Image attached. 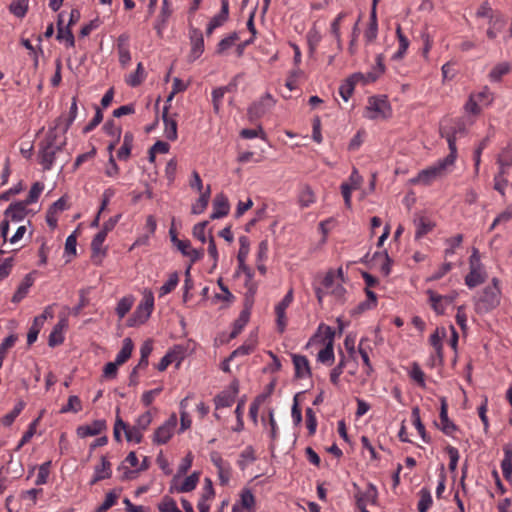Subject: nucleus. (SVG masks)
Instances as JSON below:
<instances>
[{
	"instance_id": "f257e3e1",
	"label": "nucleus",
	"mask_w": 512,
	"mask_h": 512,
	"mask_svg": "<svg viewBox=\"0 0 512 512\" xmlns=\"http://www.w3.org/2000/svg\"><path fill=\"white\" fill-rule=\"evenodd\" d=\"M447 144L449 154L443 159H439L433 165L421 170L418 175L411 180L412 183L430 185L433 181L445 177L452 170L458 155L457 146H455L454 137L452 135L447 136Z\"/></svg>"
},
{
	"instance_id": "f03ea898",
	"label": "nucleus",
	"mask_w": 512,
	"mask_h": 512,
	"mask_svg": "<svg viewBox=\"0 0 512 512\" xmlns=\"http://www.w3.org/2000/svg\"><path fill=\"white\" fill-rule=\"evenodd\" d=\"M57 126L58 124L50 128L44 139L39 143L38 161L45 171L52 169L56 154L61 152L66 145L65 139L62 142H58Z\"/></svg>"
},
{
	"instance_id": "7ed1b4c3",
	"label": "nucleus",
	"mask_w": 512,
	"mask_h": 512,
	"mask_svg": "<svg viewBox=\"0 0 512 512\" xmlns=\"http://www.w3.org/2000/svg\"><path fill=\"white\" fill-rule=\"evenodd\" d=\"M498 278L492 279V284L486 286L478 297L474 298L475 310L478 314H485L500 304L501 289Z\"/></svg>"
},
{
	"instance_id": "20e7f679",
	"label": "nucleus",
	"mask_w": 512,
	"mask_h": 512,
	"mask_svg": "<svg viewBox=\"0 0 512 512\" xmlns=\"http://www.w3.org/2000/svg\"><path fill=\"white\" fill-rule=\"evenodd\" d=\"M154 308V297L152 293L144 295L142 301L138 304L135 311L128 319V326L135 327L145 323L150 317Z\"/></svg>"
},
{
	"instance_id": "39448f33",
	"label": "nucleus",
	"mask_w": 512,
	"mask_h": 512,
	"mask_svg": "<svg viewBox=\"0 0 512 512\" xmlns=\"http://www.w3.org/2000/svg\"><path fill=\"white\" fill-rule=\"evenodd\" d=\"M177 426V417L172 414L162 425L154 432L152 441L156 445L166 444L173 436Z\"/></svg>"
},
{
	"instance_id": "423d86ee",
	"label": "nucleus",
	"mask_w": 512,
	"mask_h": 512,
	"mask_svg": "<svg viewBox=\"0 0 512 512\" xmlns=\"http://www.w3.org/2000/svg\"><path fill=\"white\" fill-rule=\"evenodd\" d=\"M390 115V107L386 100L372 97L366 107L365 117L371 120L387 118Z\"/></svg>"
},
{
	"instance_id": "0eeeda50",
	"label": "nucleus",
	"mask_w": 512,
	"mask_h": 512,
	"mask_svg": "<svg viewBox=\"0 0 512 512\" xmlns=\"http://www.w3.org/2000/svg\"><path fill=\"white\" fill-rule=\"evenodd\" d=\"M275 104V100L273 97L266 93L261 99L257 102L251 104L248 108V116L250 119H258L262 117L269 109H271Z\"/></svg>"
},
{
	"instance_id": "6e6552de",
	"label": "nucleus",
	"mask_w": 512,
	"mask_h": 512,
	"mask_svg": "<svg viewBox=\"0 0 512 512\" xmlns=\"http://www.w3.org/2000/svg\"><path fill=\"white\" fill-rule=\"evenodd\" d=\"M440 401L441 407L439 414V423H436V425L445 435L453 436V434L457 431V426L448 417V404L446 398L442 397Z\"/></svg>"
},
{
	"instance_id": "1a4fd4ad",
	"label": "nucleus",
	"mask_w": 512,
	"mask_h": 512,
	"mask_svg": "<svg viewBox=\"0 0 512 512\" xmlns=\"http://www.w3.org/2000/svg\"><path fill=\"white\" fill-rule=\"evenodd\" d=\"M220 11L211 18L206 28V35L210 36L216 28L223 26L229 19V0H220Z\"/></svg>"
},
{
	"instance_id": "9d476101",
	"label": "nucleus",
	"mask_w": 512,
	"mask_h": 512,
	"mask_svg": "<svg viewBox=\"0 0 512 512\" xmlns=\"http://www.w3.org/2000/svg\"><path fill=\"white\" fill-rule=\"evenodd\" d=\"M191 51L190 60L195 61L204 52V38L201 30L198 28H191L190 31Z\"/></svg>"
},
{
	"instance_id": "9b49d317",
	"label": "nucleus",
	"mask_w": 512,
	"mask_h": 512,
	"mask_svg": "<svg viewBox=\"0 0 512 512\" xmlns=\"http://www.w3.org/2000/svg\"><path fill=\"white\" fill-rule=\"evenodd\" d=\"M106 421L103 419L94 420L90 424L78 426L76 429L77 436L80 438H86L89 436H96L106 430Z\"/></svg>"
},
{
	"instance_id": "f8f14e48",
	"label": "nucleus",
	"mask_w": 512,
	"mask_h": 512,
	"mask_svg": "<svg viewBox=\"0 0 512 512\" xmlns=\"http://www.w3.org/2000/svg\"><path fill=\"white\" fill-rule=\"evenodd\" d=\"M129 35L128 34H121L117 38V52H118V58L119 63L123 68H126L131 61V53H130V45H129Z\"/></svg>"
},
{
	"instance_id": "ddd939ff",
	"label": "nucleus",
	"mask_w": 512,
	"mask_h": 512,
	"mask_svg": "<svg viewBox=\"0 0 512 512\" xmlns=\"http://www.w3.org/2000/svg\"><path fill=\"white\" fill-rule=\"evenodd\" d=\"M230 211V204L228 198L223 193H219L213 200V212L210 215L211 219H220L228 215Z\"/></svg>"
},
{
	"instance_id": "4468645a",
	"label": "nucleus",
	"mask_w": 512,
	"mask_h": 512,
	"mask_svg": "<svg viewBox=\"0 0 512 512\" xmlns=\"http://www.w3.org/2000/svg\"><path fill=\"white\" fill-rule=\"evenodd\" d=\"M27 206L23 201L11 203L5 210L4 215L13 222H20L27 215Z\"/></svg>"
},
{
	"instance_id": "2eb2a0df",
	"label": "nucleus",
	"mask_w": 512,
	"mask_h": 512,
	"mask_svg": "<svg viewBox=\"0 0 512 512\" xmlns=\"http://www.w3.org/2000/svg\"><path fill=\"white\" fill-rule=\"evenodd\" d=\"M172 14V7L169 0H162L160 13L155 22L154 28L159 36H162L163 30L167 26L168 19Z\"/></svg>"
},
{
	"instance_id": "dca6fc26",
	"label": "nucleus",
	"mask_w": 512,
	"mask_h": 512,
	"mask_svg": "<svg viewBox=\"0 0 512 512\" xmlns=\"http://www.w3.org/2000/svg\"><path fill=\"white\" fill-rule=\"evenodd\" d=\"M292 361L295 368L296 378H306L311 376V369L306 356L293 354Z\"/></svg>"
},
{
	"instance_id": "f3484780",
	"label": "nucleus",
	"mask_w": 512,
	"mask_h": 512,
	"mask_svg": "<svg viewBox=\"0 0 512 512\" xmlns=\"http://www.w3.org/2000/svg\"><path fill=\"white\" fill-rule=\"evenodd\" d=\"M111 474V463L106 457L102 456L100 465H97L94 469V476L90 481V485H94L98 481L110 478Z\"/></svg>"
},
{
	"instance_id": "a211bd4d",
	"label": "nucleus",
	"mask_w": 512,
	"mask_h": 512,
	"mask_svg": "<svg viewBox=\"0 0 512 512\" xmlns=\"http://www.w3.org/2000/svg\"><path fill=\"white\" fill-rule=\"evenodd\" d=\"M58 31H57V40L59 41H65L67 47H74L75 46V38L71 31V27L63 26V13H60L58 15Z\"/></svg>"
},
{
	"instance_id": "6ab92c4d",
	"label": "nucleus",
	"mask_w": 512,
	"mask_h": 512,
	"mask_svg": "<svg viewBox=\"0 0 512 512\" xmlns=\"http://www.w3.org/2000/svg\"><path fill=\"white\" fill-rule=\"evenodd\" d=\"M162 119L164 122V136L170 141H175L178 137L177 122L168 116V106L163 109Z\"/></svg>"
},
{
	"instance_id": "aec40b11",
	"label": "nucleus",
	"mask_w": 512,
	"mask_h": 512,
	"mask_svg": "<svg viewBox=\"0 0 512 512\" xmlns=\"http://www.w3.org/2000/svg\"><path fill=\"white\" fill-rule=\"evenodd\" d=\"M414 225L416 227L415 239H421L435 227V223L425 216L415 218Z\"/></svg>"
},
{
	"instance_id": "412c9836",
	"label": "nucleus",
	"mask_w": 512,
	"mask_h": 512,
	"mask_svg": "<svg viewBox=\"0 0 512 512\" xmlns=\"http://www.w3.org/2000/svg\"><path fill=\"white\" fill-rule=\"evenodd\" d=\"M66 326H67L66 319H61L53 327V329L49 335V339H48V344L50 347H55V346L63 343V341H64L63 330Z\"/></svg>"
},
{
	"instance_id": "4be33fe9",
	"label": "nucleus",
	"mask_w": 512,
	"mask_h": 512,
	"mask_svg": "<svg viewBox=\"0 0 512 512\" xmlns=\"http://www.w3.org/2000/svg\"><path fill=\"white\" fill-rule=\"evenodd\" d=\"M504 458L501 461V469L504 478L507 481L512 479V444H507L503 448Z\"/></svg>"
},
{
	"instance_id": "5701e85b",
	"label": "nucleus",
	"mask_w": 512,
	"mask_h": 512,
	"mask_svg": "<svg viewBox=\"0 0 512 512\" xmlns=\"http://www.w3.org/2000/svg\"><path fill=\"white\" fill-rule=\"evenodd\" d=\"M485 281V273L482 267L470 268L469 273L465 276V284L469 288H474Z\"/></svg>"
},
{
	"instance_id": "b1692460",
	"label": "nucleus",
	"mask_w": 512,
	"mask_h": 512,
	"mask_svg": "<svg viewBox=\"0 0 512 512\" xmlns=\"http://www.w3.org/2000/svg\"><path fill=\"white\" fill-rule=\"evenodd\" d=\"M33 281L34 280L31 274H27L14 293L12 302L19 303L21 300H23L28 294L30 287L33 285Z\"/></svg>"
},
{
	"instance_id": "393cba45",
	"label": "nucleus",
	"mask_w": 512,
	"mask_h": 512,
	"mask_svg": "<svg viewBox=\"0 0 512 512\" xmlns=\"http://www.w3.org/2000/svg\"><path fill=\"white\" fill-rule=\"evenodd\" d=\"M411 416H412L413 425L415 426V428L418 431L422 440L425 443H430L431 437L427 434L425 426L421 421L419 407L415 406L412 408Z\"/></svg>"
},
{
	"instance_id": "a878e982",
	"label": "nucleus",
	"mask_w": 512,
	"mask_h": 512,
	"mask_svg": "<svg viewBox=\"0 0 512 512\" xmlns=\"http://www.w3.org/2000/svg\"><path fill=\"white\" fill-rule=\"evenodd\" d=\"M466 133L465 124L462 120H457L453 126L447 128L442 127L440 129L441 137L447 140L448 135H452L454 137V143L456 144L457 135H464Z\"/></svg>"
},
{
	"instance_id": "bb28decb",
	"label": "nucleus",
	"mask_w": 512,
	"mask_h": 512,
	"mask_svg": "<svg viewBox=\"0 0 512 512\" xmlns=\"http://www.w3.org/2000/svg\"><path fill=\"white\" fill-rule=\"evenodd\" d=\"M510 64L507 62H501L495 65L488 74L490 82H500L502 77L510 72Z\"/></svg>"
},
{
	"instance_id": "cd10ccee",
	"label": "nucleus",
	"mask_w": 512,
	"mask_h": 512,
	"mask_svg": "<svg viewBox=\"0 0 512 512\" xmlns=\"http://www.w3.org/2000/svg\"><path fill=\"white\" fill-rule=\"evenodd\" d=\"M471 95L482 108L490 106L494 101V93L487 86H484L479 92L471 93Z\"/></svg>"
},
{
	"instance_id": "c85d7f7f",
	"label": "nucleus",
	"mask_w": 512,
	"mask_h": 512,
	"mask_svg": "<svg viewBox=\"0 0 512 512\" xmlns=\"http://www.w3.org/2000/svg\"><path fill=\"white\" fill-rule=\"evenodd\" d=\"M134 345L131 338H125L123 340V345L120 351L117 353L115 362L116 364L122 365L124 364L130 357L133 351Z\"/></svg>"
},
{
	"instance_id": "c756f323",
	"label": "nucleus",
	"mask_w": 512,
	"mask_h": 512,
	"mask_svg": "<svg viewBox=\"0 0 512 512\" xmlns=\"http://www.w3.org/2000/svg\"><path fill=\"white\" fill-rule=\"evenodd\" d=\"M133 140L134 136L131 132H126L124 134L122 146L117 152V157L119 160H127L130 157L133 146Z\"/></svg>"
},
{
	"instance_id": "7c9ffc66",
	"label": "nucleus",
	"mask_w": 512,
	"mask_h": 512,
	"mask_svg": "<svg viewBox=\"0 0 512 512\" xmlns=\"http://www.w3.org/2000/svg\"><path fill=\"white\" fill-rule=\"evenodd\" d=\"M210 194H211V187H210V185H208L206 190L201 193V195L198 198V200L196 201V203H194L192 205L191 212L193 214L199 215L205 211V209L207 208L208 203H209Z\"/></svg>"
},
{
	"instance_id": "2f4dec72",
	"label": "nucleus",
	"mask_w": 512,
	"mask_h": 512,
	"mask_svg": "<svg viewBox=\"0 0 512 512\" xmlns=\"http://www.w3.org/2000/svg\"><path fill=\"white\" fill-rule=\"evenodd\" d=\"M396 35L399 41V47L398 50L393 54L392 59L399 60L402 59L405 55L408 47H409V40L408 38L402 33L401 26L398 24L396 27Z\"/></svg>"
},
{
	"instance_id": "473e14b6",
	"label": "nucleus",
	"mask_w": 512,
	"mask_h": 512,
	"mask_svg": "<svg viewBox=\"0 0 512 512\" xmlns=\"http://www.w3.org/2000/svg\"><path fill=\"white\" fill-rule=\"evenodd\" d=\"M426 293L429 296V302L432 309L439 315L444 314L447 305L443 301L442 295L434 292L431 289H428Z\"/></svg>"
},
{
	"instance_id": "72a5a7b5",
	"label": "nucleus",
	"mask_w": 512,
	"mask_h": 512,
	"mask_svg": "<svg viewBox=\"0 0 512 512\" xmlns=\"http://www.w3.org/2000/svg\"><path fill=\"white\" fill-rule=\"evenodd\" d=\"M250 318V311L248 308L241 311L239 317L235 320L233 324V329L230 334V338H235L238 336L243 328L246 326V324L249 322Z\"/></svg>"
},
{
	"instance_id": "f704fd0d",
	"label": "nucleus",
	"mask_w": 512,
	"mask_h": 512,
	"mask_svg": "<svg viewBox=\"0 0 512 512\" xmlns=\"http://www.w3.org/2000/svg\"><path fill=\"white\" fill-rule=\"evenodd\" d=\"M236 84H229L227 86H221L218 88H215L212 91V103H213V109L217 113L220 110V106L222 103V99L225 95V93L231 91L232 87H235Z\"/></svg>"
},
{
	"instance_id": "c9c22d12",
	"label": "nucleus",
	"mask_w": 512,
	"mask_h": 512,
	"mask_svg": "<svg viewBox=\"0 0 512 512\" xmlns=\"http://www.w3.org/2000/svg\"><path fill=\"white\" fill-rule=\"evenodd\" d=\"M107 237V234L100 230L92 239L91 242V250H92V257H95L99 254L104 255L105 249L102 248L103 243Z\"/></svg>"
},
{
	"instance_id": "e433bc0d",
	"label": "nucleus",
	"mask_w": 512,
	"mask_h": 512,
	"mask_svg": "<svg viewBox=\"0 0 512 512\" xmlns=\"http://www.w3.org/2000/svg\"><path fill=\"white\" fill-rule=\"evenodd\" d=\"M419 496L420 499L418 501L417 509L419 512H427L433 503L430 490L425 487L422 488L419 491Z\"/></svg>"
},
{
	"instance_id": "4c0bfd02",
	"label": "nucleus",
	"mask_w": 512,
	"mask_h": 512,
	"mask_svg": "<svg viewBox=\"0 0 512 512\" xmlns=\"http://www.w3.org/2000/svg\"><path fill=\"white\" fill-rule=\"evenodd\" d=\"M235 401L234 394L229 391H222L217 394L214 398L215 408L221 409L225 407H230Z\"/></svg>"
},
{
	"instance_id": "58836bf2",
	"label": "nucleus",
	"mask_w": 512,
	"mask_h": 512,
	"mask_svg": "<svg viewBox=\"0 0 512 512\" xmlns=\"http://www.w3.org/2000/svg\"><path fill=\"white\" fill-rule=\"evenodd\" d=\"M317 360L323 364L331 365L334 361V349L331 341H327L325 347L317 355Z\"/></svg>"
},
{
	"instance_id": "ea45409f",
	"label": "nucleus",
	"mask_w": 512,
	"mask_h": 512,
	"mask_svg": "<svg viewBox=\"0 0 512 512\" xmlns=\"http://www.w3.org/2000/svg\"><path fill=\"white\" fill-rule=\"evenodd\" d=\"M239 39V34L237 32H232L225 38H223L216 47V54L222 55L225 51L231 48L234 43Z\"/></svg>"
},
{
	"instance_id": "a19ab883",
	"label": "nucleus",
	"mask_w": 512,
	"mask_h": 512,
	"mask_svg": "<svg viewBox=\"0 0 512 512\" xmlns=\"http://www.w3.org/2000/svg\"><path fill=\"white\" fill-rule=\"evenodd\" d=\"M29 0H13L9 6L10 12L18 17L23 18L28 11Z\"/></svg>"
},
{
	"instance_id": "79ce46f5",
	"label": "nucleus",
	"mask_w": 512,
	"mask_h": 512,
	"mask_svg": "<svg viewBox=\"0 0 512 512\" xmlns=\"http://www.w3.org/2000/svg\"><path fill=\"white\" fill-rule=\"evenodd\" d=\"M81 410H82V402H81L80 398L76 395H71L68 398L67 404L63 405L59 412L61 414H65V413H69V412L78 413Z\"/></svg>"
},
{
	"instance_id": "37998d69",
	"label": "nucleus",
	"mask_w": 512,
	"mask_h": 512,
	"mask_svg": "<svg viewBox=\"0 0 512 512\" xmlns=\"http://www.w3.org/2000/svg\"><path fill=\"white\" fill-rule=\"evenodd\" d=\"M377 491L373 485H369L368 490L363 495H357V506L361 512H368L366 510V502L373 500L376 497Z\"/></svg>"
},
{
	"instance_id": "c03bdc74",
	"label": "nucleus",
	"mask_w": 512,
	"mask_h": 512,
	"mask_svg": "<svg viewBox=\"0 0 512 512\" xmlns=\"http://www.w3.org/2000/svg\"><path fill=\"white\" fill-rule=\"evenodd\" d=\"M179 282V275L177 272H173L169 275L168 280L160 287L159 296H165L166 294L172 292Z\"/></svg>"
},
{
	"instance_id": "a18cd8bd",
	"label": "nucleus",
	"mask_w": 512,
	"mask_h": 512,
	"mask_svg": "<svg viewBox=\"0 0 512 512\" xmlns=\"http://www.w3.org/2000/svg\"><path fill=\"white\" fill-rule=\"evenodd\" d=\"M345 16H346V13L341 12L337 15V17L331 23V33L335 37V39L337 41V46L339 49L342 48L340 25H341V21L345 18Z\"/></svg>"
},
{
	"instance_id": "49530a36",
	"label": "nucleus",
	"mask_w": 512,
	"mask_h": 512,
	"mask_svg": "<svg viewBox=\"0 0 512 512\" xmlns=\"http://www.w3.org/2000/svg\"><path fill=\"white\" fill-rule=\"evenodd\" d=\"M199 481V474L194 472L191 475L187 476L181 486L177 489L178 492L186 493L194 490Z\"/></svg>"
},
{
	"instance_id": "de8ad7c7",
	"label": "nucleus",
	"mask_w": 512,
	"mask_h": 512,
	"mask_svg": "<svg viewBox=\"0 0 512 512\" xmlns=\"http://www.w3.org/2000/svg\"><path fill=\"white\" fill-rule=\"evenodd\" d=\"M133 306V298L132 297H123L121 298L116 306V314L120 319L124 318L125 315L130 311Z\"/></svg>"
},
{
	"instance_id": "09e8293b",
	"label": "nucleus",
	"mask_w": 512,
	"mask_h": 512,
	"mask_svg": "<svg viewBox=\"0 0 512 512\" xmlns=\"http://www.w3.org/2000/svg\"><path fill=\"white\" fill-rule=\"evenodd\" d=\"M125 438L128 442L141 443L143 439V431L138 429L137 427L129 426L126 424L125 427Z\"/></svg>"
},
{
	"instance_id": "8fccbe9b",
	"label": "nucleus",
	"mask_w": 512,
	"mask_h": 512,
	"mask_svg": "<svg viewBox=\"0 0 512 512\" xmlns=\"http://www.w3.org/2000/svg\"><path fill=\"white\" fill-rule=\"evenodd\" d=\"M243 509L252 510L255 506V497L250 489H243L240 494V504Z\"/></svg>"
},
{
	"instance_id": "3c124183",
	"label": "nucleus",
	"mask_w": 512,
	"mask_h": 512,
	"mask_svg": "<svg viewBox=\"0 0 512 512\" xmlns=\"http://www.w3.org/2000/svg\"><path fill=\"white\" fill-rule=\"evenodd\" d=\"M410 378L415 381L422 388L425 387V374L418 363L414 362L412 364L411 370L409 372Z\"/></svg>"
},
{
	"instance_id": "603ef678",
	"label": "nucleus",
	"mask_w": 512,
	"mask_h": 512,
	"mask_svg": "<svg viewBox=\"0 0 512 512\" xmlns=\"http://www.w3.org/2000/svg\"><path fill=\"white\" fill-rule=\"evenodd\" d=\"M144 78H145V72H144L143 65H142V63H138L136 71L128 77L126 82L131 87H136L143 82Z\"/></svg>"
},
{
	"instance_id": "864d4df0",
	"label": "nucleus",
	"mask_w": 512,
	"mask_h": 512,
	"mask_svg": "<svg viewBox=\"0 0 512 512\" xmlns=\"http://www.w3.org/2000/svg\"><path fill=\"white\" fill-rule=\"evenodd\" d=\"M463 241V235L457 234L454 237L446 239V244L449 246L444 251L445 258L452 256L455 253V249L461 245Z\"/></svg>"
},
{
	"instance_id": "5fc2aeb1",
	"label": "nucleus",
	"mask_w": 512,
	"mask_h": 512,
	"mask_svg": "<svg viewBox=\"0 0 512 512\" xmlns=\"http://www.w3.org/2000/svg\"><path fill=\"white\" fill-rule=\"evenodd\" d=\"M345 365H346V357L344 354H341V359L339 360L338 364L330 372V381L334 385H338L339 378H340L341 374L343 373Z\"/></svg>"
},
{
	"instance_id": "6e6d98bb",
	"label": "nucleus",
	"mask_w": 512,
	"mask_h": 512,
	"mask_svg": "<svg viewBox=\"0 0 512 512\" xmlns=\"http://www.w3.org/2000/svg\"><path fill=\"white\" fill-rule=\"evenodd\" d=\"M44 189V185L40 182H35L31 188H30V191L28 193V196L27 198L23 201L24 203H26L27 205H30L32 203H35L40 194L42 193Z\"/></svg>"
},
{
	"instance_id": "4d7b16f0",
	"label": "nucleus",
	"mask_w": 512,
	"mask_h": 512,
	"mask_svg": "<svg viewBox=\"0 0 512 512\" xmlns=\"http://www.w3.org/2000/svg\"><path fill=\"white\" fill-rule=\"evenodd\" d=\"M51 461H46L39 466L38 474L35 480L36 485H43L47 483L50 473Z\"/></svg>"
},
{
	"instance_id": "13d9d810",
	"label": "nucleus",
	"mask_w": 512,
	"mask_h": 512,
	"mask_svg": "<svg viewBox=\"0 0 512 512\" xmlns=\"http://www.w3.org/2000/svg\"><path fill=\"white\" fill-rule=\"evenodd\" d=\"M315 201V196L309 186H305L299 194V203L302 207H308Z\"/></svg>"
},
{
	"instance_id": "bf43d9fd",
	"label": "nucleus",
	"mask_w": 512,
	"mask_h": 512,
	"mask_svg": "<svg viewBox=\"0 0 512 512\" xmlns=\"http://www.w3.org/2000/svg\"><path fill=\"white\" fill-rule=\"evenodd\" d=\"M239 244H240V247H239V251H238V255H237V261L243 262V261H246V258L249 254L250 241H249L248 237L241 236V237H239Z\"/></svg>"
},
{
	"instance_id": "052dcab7",
	"label": "nucleus",
	"mask_w": 512,
	"mask_h": 512,
	"mask_svg": "<svg viewBox=\"0 0 512 512\" xmlns=\"http://www.w3.org/2000/svg\"><path fill=\"white\" fill-rule=\"evenodd\" d=\"M306 427L310 436L314 435L317 428V418L312 408H307L305 411Z\"/></svg>"
},
{
	"instance_id": "680f3d73",
	"label": "nucleus",
	"mask_w": 512,
	"mask_h": 512,
	"mask_svg": "<svg viewBox=\"0 0 512 512\" xmlns=\"http://www.w3.org/2000/svg\"><path fill=\"white\" fill-rule=\"evenodd\" d=\"M452 268H453L452 263L445 262L432 275H430L426 279V281L427 282L437 281V280L441 279L442 277H444L448 272H450L452 270Z\"/></svg>"
},
{
	"instance_id": "e2e57ef3",
	"label": "nucleus",
	"mask_w": 512,
	"mask_h": 512,
	"mask_svg": "<svg viewBox=\"0 0 512 512\" xmlns=\"http://www.w3.org/2000/svg\"><path fill=\"white\" fill-rule=\"evenodd\" d=\"M24 408V404L22 402L18 403L11 412L2 417L1 422L4 426H10L16 419V417L21 413Z\"/></svg>"
},
{
	"instance_id": "0e129e2a",
	"label": "nucleus",
	"mask_w": 512,
	"mask_h": 512,
	"mask_svg": "<svg viewBox=\"0 0 512 512\" xmlns=\"http://www.w3.org/2000/svg\"><path fill=\"white\" fill-rule=\"evenodd\" d=\"M497 164L512 167V147L507 146L502 149L497 157Z\"/></svg>"
},
{
	"instance_id": "69168bd1",
	"label": "nucleus",
	"mask_w": 512,
	"mask_h": 512,
	"mask_svg": "<svg viewBox=\"0 0 512 512\" xmlns=\"http://www.w3.org/2000/svg\"><path fill=\"white\" fill-rule=\"evenodd\" d=\"M118 495L114 491H110L106 494L103 503L95 510V512H106L110 509L117 500Z\"/></svg>"
},
{
	"instance_id": "338daca9",
	"label": "nucleus",
	"mask_w": 512,
	"mask_h": 512,
	"mask_svg": "<svg viewBox=\"0 0 512 512\" xmlns=\"http://www.w3.org/2000/svg\"><path fill=\"white\" fill-rule=\"evenodd\" d=\"M151 422H152V414L150 411H146L143 414H141L140 416H138V418L135 421L134 426L144 432L145 430L148 429Z\"/></svg>"
},
{
	"instance_id": "774afa93",
	"label": "nucleus",
	"mask_w": 512,
	"mask_h": 512,
	"mask_svg": "<svg viewBox=\"0 0 512 512\" xmlns=\"http://www.w3.org/2000/svg\"><path fill=\"white\" fill-rule=\"evenodd\" d=\"M355 85L347 78L339 87V94L344 101H348L354 92Z\"/></svg>"
}]
</instances>
